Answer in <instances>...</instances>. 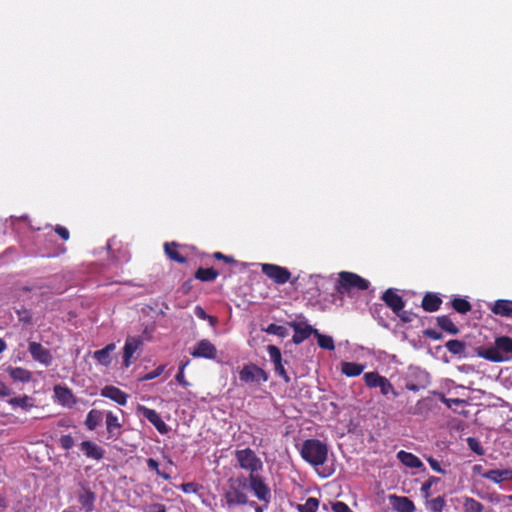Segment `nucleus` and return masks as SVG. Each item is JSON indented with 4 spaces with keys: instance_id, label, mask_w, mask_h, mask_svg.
I'll return each mask as SVG.
<instances>
[{
    "instance_id": "nucleus-46",
    "label": "nucleus",
    "mask_w": 512,
    "mask_h": 512,
    "mask_svg": "<svg viewBox=\"0 0 512 512\" xmlns=\"http://www.w3.org/2000/svg\"><path fill=\"white\" fill-rule=\"evenodd\" d=\"M467 444L472 451H474L478 455H483L484 450L477 439L469 437L467 438Z\"/></svg>"
},
{
    "instance_id": "nucleus-61",
    "label": "nucleus",
    "mask_w": 512,
    "mask_h": 512,
    "mask_svg": "<svg viewBox=\"0 0 512 512\" xmlns=\"http://www.w3.org/2000/svg\"><path fill=\"white\" fill-rule=\"evenodd\" d=\"M249 506L254 508L255 512H264V508L262 506H259L256 502L251 501L248 503Z\"/></svg>"
},
{
    "instance_id": "nucleus-17",
    "label": "nucleus",
    "mask_w": 512,
    "mask_h": 512,
    "mask_svg": "<svg viewBox=\"0 0 512 512\" xmlns=\"http://www.w3.org/2000/svg\"><path fill=\"white\" fill-rule=\"evenodd\" d=\"M105 425L107 430V439H118L121 435V423L118 417L111 411L105 415Z\"/></svg>"
},
{
    "instance_id": "nucleus-50",
    "label": "nucleus",
    "mask_w": 512,
    "mask_h": 512,
    "mask_svg": "<svg viewBox=\"0 0 512 512\" xmlns=\"http://www.w3.org/2000/svg\"><path fill=\"white\" fill-rule=\"evenodd\" d=\"M184 493H197L198 486L194 482L183 483L179 486Z\"/></svg>"
},
{
    "instance_id": "nucleus-49",
    "label": "nucleus",
    "mask_w": 512,
    "mask_h": 512,
    "mask_svg": "<svg viewBox=\"0 0 512 512\" xmlns=\"http://www.w3.org/2000/svg\"><path fill=\"white\" fill-rule=\"evenodd\" d=\"M479 496L482 498V499H486L488 500L489 502L491 503H494V504H498L500 503L502 500L506 499V496L504 495H500V494H497V493H491L487 496H484V495H481L479 494Z\"/></svg>"
},
{
    "instance_id": "nucleus-22",
    "label": "nucleus",
    "mask_w": 512,
    "mask_h": 512,
    "mask_svg": "<svg viewBox=\"0 0 512 512\" xmlns=\"http://www.w3.org/2000/svg\"><path fill=\"white\" fill-rule=\"evenodd\" d=\"M390 502L397 512H414L413 502L405 496L390 495Z\"/></svg>"
},
{
    "instance_id": "nucleus-43",
    "label": "nucleus",
    "mask_w": 512,
    "mask_h": 512,
    "mask_svg": "<svg viewBox=\"0 0 512 512\" xmlns=\"http://www.w3.org/2000/svg\"><path fill=\"white\" fill-rule=\"evenodd\" d=\"M267 351H268L270 360L273 364L282 361V355H281L280 349L278 347H276L275 345H268Z\"/></svg>"
},
{
    "instance_id": "nucleus-16",
    "label": "nucleus",
    "mask_w": 512,
    "mask_h": 512,
    "mask_svg": "<svg viewBox=\"0 0 512 512\" xmlns=\"http://www.w3.org/2000/svg\"><path fill=\"white\" fill-rule=\"evenodd\" d=\"M142 345L141 339L137 337H127L123 347V365L128 368L131 365V359L135 352Z\"/></svg>"
},
{
    "instance_id": "nucleus-36",
    "label": "nucleus",
    "mask_w": 512,
    "mask_h": 512,
    "mask_svg": "<svg viewBox=\"0 0 512 512\" xmlns=\"http://www.w3.org/2000/svg\"><path fill=\"white\" fill-rule=\"evenodd\" d=\"M146 464H147L148 469L150 471H154L159 477L163 478L164 480H170L171 479V475L167 471V467H164L163 470H160L159 469V463L155 459L148 458L146 460Z\"/></svg>"
},
{
    "instance_id": "nucleus-52",
    "label": "nucleus",
    "mask_w": 512,
    "mask_h": 512,
    "mask_svg": "<svg viewBox=\"0 0 512 512\" xmlns=\"http://www.w3.org/2000/svg\"><path fill=\"white\" fill-rule=\"evenodd\" d=\"M427 461L434 471L441 473V474L446 473V471L444 469H442L440 462L437 461L436 459L429 457V458H427Z\"/></svg>"
},
{
    "instance_id": "nucleus-55",
    "label": "nucleus",
    "mask_w": 512,
    "mask_h": 512,
    "mask_svg": "<svg viewBox=\"0 0 512 512\" xmlns=\"http://www.w3.org/2000/svg\"><path fill=\"white\" fill-rule=\"evenodd\" d=\"M194 313L199 319L206 320L209 318L210 320H213L212 317H209L206 314L205 310L201 306H196L194 309Z\"/></svg>"
},
{
    "instance_id": "nucleus-32",
    "label": "nucleus",
    "mask_w": 512,
    "mask_h": 512,
    "mask_svg": "<svg viewBox=\"0 0 512 512\" xmlns=\"http://www.w3.org/2000/svg\"><path fill=\"white\" fill-rule=\"evenodd\" d=\"M8 403L13 407H20L23 410H29L34 406L33 399L30 396L23 395L14 397L8 400Z\"/></svg>"
},
{
    "instance_id": "nucleus-57",
    "label": "nucleus",
    "mask_w": 512,
    "mask_h": 512,
    "mask_svg": "<svg viewBox=\"0 0 512 512\" xmlns=\"http://www.w3.org/2000/svg\"><path fill=\"white\" fill-rule=\"evenodd\" d=\"M176 381L183 387H187L189 386V382L186 381L185 379V376H184V372L182 371V369H179L177 375H176Z\"/></svg>"
},
{
    "instance_id": "nucleus-3",
    "label": "nucleus",
    "mask_w": 512,
    "mask_h": 512,
    "mask_svg": "<svg viewBox=\"0 0 512 512\" xmlns=\"http://www.w3.org/2000/svg\"><path fill=\"white\" fill-rule=\"evenodd\" d=\"M300 454L312 466H321L327 460L328 447L318 439H308L302 443Z\"/></svg>"
},
{
    "instance_id": "nucleus-34",
    "label": "nucleus",
    "mask_w": 512,
    "mask_h": 512,
    "mask_svg": "<svg viewBox=\"0 0 512 512\" xmlns=\"http://www.w3.org/2000/svg\"><path fill=\"white\" fill-rule=\"evenodd\" d=\"M445 347L447 348V350L454 354V355H458V356H464L465 355V350H466V345L464 342L460 341V340H449L446 342L445 344Z\"/></svg>"
},
{
    "instance_id": "nucleus-20",
    "label": "nucleus",
    "mask_w": 512,
    "mask_h": 512,
    "mask_svg": "<svg viewBox=\"0 0 512 512\" xmlns=\"http://www.w3.org/2000/svg\"><path fill=\"white\" fill-rule=\"evenodd\" d=\"M481 476L485 479H488L496 484H501L505 481L512 480V469H492L486 472H483Z\"/></svg>"
},
{
    "instance_id": "nucleus-60",
    "label": "nucleus",
    "mask_w": 512,
    "mask_h": 512,
    "mask_svg": "<svg viewBox=\"0 0 512 512\" xmlns=\"http://www.w3.org/2000/svg\"><path fill=\"white\" fill-rule=\"evenodd\" d=\"M442 401L448 406V407H451L452 404H459L461 403V400L460 399H447V398H443Z\"/></svg>"
},
{
    "instance_id": "nucleus-7",
    "label": "nucleus",
    "mask_w": 512,
    "mask_h": 512,
    "mask_svg": "<svg viewBox=\"0 0 512 512\" xmlns=\"http://www.w3.org/2000/svg\"><path fill=\"white\" fill-rule=\"evenodd\" d=\"M430 383L429 374L418 367H410L407 375L405 387L410 390L417 392L421 389L426 388Z\"/></svg>"
},
{
    "instance_id": "nucleus-8",
    "label": "nucleus",
    "mask_w": 512,
    "mask_h": 512,
    "mask_svg": "<svg viewBox=\"0 0 512 512\" xmlns=\"http://www.w3.org/2000/svg\"><path fill=\"white\" fill-rule=\"evenodd\" d=\"M247 488L254 493V495L265 503H269L271 499V492L269 487L265 484L263 478L258 474H250L247 478Z\"/></svg>"
},
{
    "instance_id": "nucleus-42",
    "label": "nucleus",
    "mask_w": 512,
    "mask_h": 512,
    "mask_svg": "<svg viewBox=\"0 0 512 512\" xmlns=\"http://www.w3.org/2000/svg\"><path fill=\"white\" fill-rule=\"evenodd\" d=\"M440 481V478L438 477H435V476H431L428 478V480L423 483L422 487H421V494L425 497V498H429L430 495H431V488L433 487L434 484L438 483Z\"/></svg>"
},
{
    "instance_id": "nucleus-6",
    "label": "nucleus",
    "mask_w": 512,
    "mask_h": 512,
    "mask_svg": "<svg viewBox=\"0 0 512 512\" xmlns=\"http://www.w3.org/2000/svg\"><path fill=\"white\" fill-rule=\"evenodd\" d=\"M364 382L369 388H379L382 395L387 396L393 394L398 396L391 382L384 376H381L378 372H367L363 376Z\"/></svg>"
},
{
    "instance_id": "nucleus-2",
    "label": "nucleus",
    "mask_w": 512,
    "mask_h": 512,
    "mask_svg": "<svg viewBox=\"0 0 512 512\" xmlns=\"http://www.w3.org/2000/svg\"><path fill=\"white\" fill-rule=\"evenodd\" d=\"M247 478L240 476L237 478H230L228 485L224 489V501L226 505L231 508L235 506L247 505L249 503L246 494Z\"/></svg>"
},
{
    "instance_id": "nucleus-23",
    "label": "nucleus",
    "mask_w": 512,
    "mask_h": 512,
    "mask_svg": "<svg viewBox=\"0 0 512 512\" xmlns=\"http://www.w3.org/2000/svg\"><path fill=\"white\" fill-rule=\"evenodd\" d=\"M397 459L406 467L424 469V464L416 455L401 450L397 453Z\"/></svg>"
},
{
    "instance_id": "nucleus-4",
    "label": "nucleus",
    "mask_w": 512,
    "mask_h": 512,
    "mask_svg": "<svg viewBox=\"0 0 512 512\" xmlns=\"http://www.w3.org/2000/svg\"><path fill=\"white\" fill-rule=\"evenodd\" d=\"M369 281L351 272L339 274L337 290L342 295L351 296L354 290H366L369 288Z\"/></svg>"
},
{
    "instance_id": "nucleus-58",
    "label": "nucleus",
    "mask_w": 512,
    "mask_h": 512,
    "mask_svg": "<svg viewBox=\"0 0 512 512\" xmlns=\"http://www.w3.org/2000/svg\"><path fill=\"white\" fill-rule=\"evenodd\" d=\"M12 394V391L9 387L5 385L4 382L0 380V397H6L10 396Z\"/></svg>"
},
{
    "instance_id": "nucleus-51",
    "label": "nucleus",
    "mask_w": 512,
    "mask_h": 512,
    "mask_svg": "<svg viewBox=\"0 0 512 512\" xmlns=\"http://www.w3.org/2000/svg\"><path fill=\"white\" fill-rule=\"evenodd\" d=\"M332 510L334 512H353L346 503L341 502V501H337V502L333 503Z\"/></svg>"
},
{
    "instance_id": "nucleus-54",
    "label": "nucleus",
    "mask_w": 512,
    "mask_h": 512,
    "mask_svg": "<svg viewBox=\"0 0 512 512\" xmlns=\"http://www.w3.org/2000/svg\"><path fill=\"white\" fill-rule=\"evenodd\" d=\"M403 322H411L413 320L414 314L408 311H404L403 309L396 314Z\"/></svg>"
},
{
    "instance_id": "nucleus-10",
    "label": "nucleus",
    "mask_w": 512,
    "mask_h": 512,
    "mask_svg": "<svg viewBox=\"0 0 512 512\" xmlns=\"http://www.w3.org/2000/svg\"><path fill=\"white\" fill-rule=\"evenodd\" d=\"M77 500L83 511L92 512L95 509L96 494L84 482L78 484Z\"/></svg>"
},
{
    "instance_id": "nucleus-41",
    "label": "nucleus",
    "mask_w": 512,
    "mask_h": 512,
    "mask_svg": "<svg viewBox=\"0 0 512 512\" xmlns=\"http://www.w3.org/2000/svg\"><path fill=\"white\" fill-rule=\"evenodd\" d=\"M452 306L457 312H459L461 314H465L471 310L470 303L467 300L462 299V298L453 299Z\"/></svg>"
},
{
    "instance_id": "nucleus-29",
    "label": "nucleus",
    "mask_w": 512,
    "mask_h": 512,
    "mask_svg": "<svg viewBox=\"0 0 512 512\" xmlns=\"http://www.w3.org/2000/svg\"><path fill=\"white\" fill-rule=\"evenodd\" d=\"M442 303V300L433 293H427L422 300V307L425 311H437Z\"/></svg>"
},
{
    "instance_id": "nucleus-59",
    "label": "nucleus",
    "mask_w": 512,
    "mask_h": 512,
    "mask_svg": "<svg viewBox=\"0 0 512 512\" xmlns=\"http://www.w3.org/2000/svg\"><path fill=\"white\" fill-rule=\"evenodd\" d=\"M214 257H215L216 259H223V260H225V261H226V262H228V263H230V262H233V261H234L231 257L226 256V255L222 254L221 252H216V253L214 254Z\"/></svg>"
},
{
    "instance_id": "nucleus-1",
    "label": "nucleus",
    "mask_w": 512,
    "mask_h": 512,
    "mask_svg": "<svg viewBox=\"0 0 512 512\" xmlns=\"http://www.w3.org/2000/svg\"><path fill=\"white\" fill-rule=\"evenodd\" d=\"M512 354V339L508 336H501L495 339L494 346L479 348L477 355L491 362H504L510 359Z\"/></svg>"
},
{
    "instance_id": "nucleus-47",
    "label": "nucleus",
    "mask_w": 512,
    "mask_h": 512,
    "mask_svg": "<svg viewBox=\"0 0 512 512\" xmlns=\"http://www.w3.org/2000/svg\"><path fill=\"white\" fill-rule=\"evenodd\" d=\"M274 370H275L276 374L278 376H280L285 381V383L290 382V377L288 376V374L283 366L282 361L274 364Z\"/></svg>"
},
{
    "instance_id": "nucleus-24",
    "label": "nucleus",
    "mask_w": 512,
    "mask_h": 512,
    "mask_svg": "<svg viewBox=\"0 0 512 512\" xmlns=\"http://www.w3.org/2000/svg\"><path fill=\"white\" fill-rule=\"evenodd\" d=\"M294 331L292 340L295 344H300L310 335L314 334V331H317V329L305 323H297L294 325Z\"/></svg>"
},
{
    "instance_id": "nucleus-45",
    "label": "nucleus",
    "mask_w": 512,
    "mask_h": 512,
    "mask_svg": "<svg viewBox=\"0 0 512 512\" xmlns=\"http://www.w3.org/2000/svg\"><path fill=\"white\" fill-rule=\"evenodd\" d=\"M165 370V365H160L158 366L156 369H154L153 371L145 374L144 376L140 377V381H149V380H153L157 377H159Z\"/></svg>"
},
{
    "instance_id": "nucleus-48",
    "label": "nucleus",
    "mask_w": 512,
    "mask_h": 512,
    "mask_svg": "<svg viewBox=\"0 0 512 512\" xmlns=\"http://www.w3.org/2000/svg\"><path fill=\"white\" fill-rule=\"evenodd\" d=\"M59 444L64 450H69L74 446V439L71 435H62Z\"/></svg>"
},
{
    "instance_id": "nucleus-40",
    "label": "nucleus",
    "mask_w": 512,
    "mask_h": 512,
    "mask_svg": "<svg viewBox=\"0 0 512 512\" xmlns=\"http://www.w3.org/2000/svg\"><path fill=\"white\" fill-rule=\"evenodd\" d=\"M445 506V499L441 496L428 500L426 503L427 509L432 512H442Z\"/></svg>"
},
{
    "instance_id": "nucleus-44",
    "label": "nucleus",
    "mask_w": 512,
    "mask_h": 512,
    "mask_svg": "<svg viewBox=\"0 0 512 512\" xmlns=\"http://www.w3.org/2000/svg\"><path fill=\"white\" fill-rule=\"evenodd\" d=\"M266 332L269 334L285 337L287 334V329L284 326L271 323L266 328Z\"/></svg>"
},
{
    "instance_id": "nucleus-25",
    "label": "nucleus",
    "mask_w": 512,
    "mask_h": 512,
    "mask_svg": "<svg viewBox=\"0 0 512 512\" xmlns=\"http://www.w3.org/2000/svg\"><path fill=\"white\" fill-rule=\"evenodd\" d=\"M116 349V345L114 343H110L106 345L104 348L97 350L93 353V358L96 359L101 365L109 366L111 364L112 358L111 353Z\"/></svg>"
},
{
    "instance_id": "nucleus-26",
    "label": "nucleus",
    "mask_w": 512,
    "mask_h": 512,
    "mask_svg": "<svg viewBox=\"0 0 512 512\" xmlns=\"http://www.w3.org/2000/svg\"><path fill=\"white\" fill-rule=\"evenodd\" d=\"M491 311L500 316H512V300L500 299L493 303Z\"/></svg>"
},
{
    "instance_id": "nucleus-21",
    "label": "nucleus",
    "mask_w": 512,
    "mask_h": 512,
    "mask_svg": "<svg viewBox=\"0 0 512 512\" xmlns=\"http://www.w3.org/2000/svg\"><path fill=\"white\" fill-rule=\"evenodd\" d=\"M382 299L393 310L395 314H399V312L404 307V302L402 298L392 289L386 290L382 295Z\"/></svg>"
},
{
    "instance_id": "nucleus-15",
    "label": "nucleus",
    "mask_w": 512,
    "mask_h": 512,
    "mask_svg": "<svg viewBox=\"0 0 512 512\" xmlns=\"http://www.w3.org/2000/svg\"><path fill=\"white\" fill-rule=\"evenodd\" d=\"M28 350L32 356V358L45 366H49L53 357L50 351L37 342H30L28 346Z\"/></svg>"
},
{
    "instance_id": "nucleus-13",
    "label": "nucleus",
    "mask_w": 512,
    "mask_h": 512,
    "mask_svg": "<svg viewBox=\"0 0 512 512\" xmlns=\"http://www.w3.org/2000/svg\"><path fill=\"white\" fill-rule=\"evenodd\" d=\"M137 412L146 418L159 433L165 434L168 432L167 424L162 420L161 416L154 409H150L143 405H138Z\"/></svg>"
},
{
    "instance_id": "nucleus-28",
    "label": "nucleus",
    "mask_w": 512,
    "mask_h": 512,
    "mask_svg": "<svg viewBox=\"0 0 512 512\" xmlns=\"http://www.w3.org/2000/svg\"><path fill=\"white\" fill-rule=\"evenodd\" d=\"M365 369V365L355 362H342L341 372L347 377L359 376Z\"/></svg>"
},
{
    "instance_id": "nucleus-9",
    "label": "nucleus",
    "mask_w": 512,
    "mask_h": 512,
    "mask_svg": "<svg viewBox=\"0 0 512 512\" xmlns=\"http://www.w3.org/2000/svg\"><path fill=\"white\" fill-rule=\"evenodd\" d=\"M239 379L243 383H261L268 380L267 373L255 364L245 365L239 372Z\"/></svg>"
},
{
    "instance_id": "nucleus-11",
    "label": "nucleus",
    "mask_w": 512,
    "mask_h": 512,
    "mask_svg": "<svg viewBox=\"0 0 512 512\" xmlns=\"http://www.w3.org/2000/svg\"><path fill=\"white\" fill-rule=\"evenodd\" d=\"M262 272L276 284H285L289 281L291 273L287 268L275 264H262Z\"/></svg>"
},
{
    "instance_id": "nucleus-30",
    "label": "nucleus",
    "mask_w": 512,
    "mask_h": 512,
    "mask_svg": "<svg viewBox=\"0 0 512 512\" xmlns=\"http://www.w3.org/2000/svg\"><path fill=\"white\" fill-rule=\"evenodd\" d=\"M103 420V413L100 410L92 409L88 412L85 419V426L88 430L93 431Z\"/></svg>"
},
{
    "instance_id": "nucleus-14",
    "label": "nucleus",
    "mask_w": 512,
    "mask_h": 512,
    "mask_svg": "<svg viewBox=\"0 0 512 512\" xmlns=\"http://www.w3.org/2000/svg\"><path fill=\"white\" fill-rule=\"evenodd\" d=\"M53 392L55 401L63 407L72 408L77 403L72 390L66 386L55 385Z\"/></svg>"
},
{
    "instance_id": "nucleus-27",
    "label": "nucleus",
    "mask_w": 512,
    "mask_h": 512,
    "mask_svg": "<svg viewBox=\"0 0 512 512\" xmlns=\"http://www.w3.org/2000/svg\"><path fill=\"white\" fill-rule=\"evenodd\" d=\"M7 372L15 382L27 383L31 380V372L27 369L21 367H9Z\"/></svg>"
},
{
    "instance_id": "nucleus-19",
    "label": "nucleus",
    "mask_w": 512,
    "mask_h": 512,
    "mask_svg": "<svg viewBox=\"0 0 512 512\" xmlns=\"http://www.w3.org/2000/svg\"><path fill=\"white\" fill-rule=\"evenodd\" d=\"M80 449L86 457L97 461L101 460L105 454V451L101 446L90 440L83 441L80 444Z\"/></svg>"
},
{
    "instance_id": "nucleus-31",
    "label": "nucleus",
    "mask_w": 512,
    "mask_h": 512,
    "mask_svg": "<svg viewBox=\"0 0 512 512\" xmlns=\"http://www.w3.org/2000/svg\"><path fill=\"white\" fill-rule=\"evenodd\" d=\"M178 244L175 242H166L164 244V250L169 259L178 262L185 263L186 258L177 251Z\"/></svg>"
},
{
    "instance_id": "nucleus-53",
    "label": "nucleus",
    "mask_w": 512,
    "mask_h": 512,
    "mask_svg": "<svg viewBox=\"0 0 512 512\" xmlns=\"http://www.w3.org/2000/svg\"><path fill=\"white\" fill-rule=\"evenodd\" d=\"M146 512H167L166 507L160 503H153L145 508Z\"/></svg>"
},
{
    "instance_id": "nucleus-56",
    "label": "nucleus",
    "mask_w": 512,
    "mask_h": 512,
    "mask_svg": "<svg viewBox=\"0 0 512 512\" xmlns=\"http://www.w3.org/2000/svg\"><path fill=\"white\" fill-rule=\"evenodd\" d=\"M55 232L63 239L68 240L69 239V231L60 225H57L55 228Z\"/></svg>"
},
{
    "instance_id": "nucleus-38",
    "label": "nucleus",
    "mask_w": 512,
    "mask_h": 512,
    "mask_svg": "<svg viewBox=\"0 0 512 512\" xmlns=\"http://www.w3.org/2000/svg\"><path fill=\"white\" fill-rule=\"evenodd\" d=\"M218 276V272L213 268H199L195 277L201 281H213Z\"/></svg>"
},
{
    "instance_id": "nucleus-35",
    "label": "nucleus",
    "mask_w": 512,
    "mask_h": 512,
    "mask_svg": "<svg viewBox=\"0 0 512 512\" xmlns=\"http://www.w3.org/2000/svg\"><path fill=\"white\" fill-rule=\"evenodd\" d=\"M319 347L332 351L335 349L334 340L331 336L321 334L318 330L314 331Z\"/></svg>"
},
{
    "instance_id": "nucleus-18",
    "label": "nucleus",
    "mask_w": 512,
    "mask_h": 512,
    "mask_svg": "<svg viewBox=\"0 0 512 512\" xmlns=\"http://www.w3.org/2000/svg\"><path fill=\"white\" fill-rule=\"evenodd\" d=\"M100 395L102 397L111 399L121 406L126 405L128 399V394L112 385H108L102 388Z\"/></svg>"
},
{
    "instance_id": "nucleus-12",
    "label": "nucleus",
    "mask_w": 512,
    "mask_h": 512,
    "mask_svg": "<svg viewBox=\"0 0 512 512\" xmlns=\"http://www.w3.org/2000/svg\"><path fill=\"white\" fill-rule=\"evenodd\" d=\"M190 354L194 358L214 360L217 356V348L208 339H202L196 343Z\"/></svg>"
},
{
    "instance_id": "nucleus-37",
    "label": "nucleus",
    "mask_w": 512,
    "mask_h": 512,
    "mask_svg": "<svg viewBox=\"0 0 512 512\" xmlns=\"http://www.w3.org/2000/svg\"><path fill=\"white\" fill-rule=\"evenodd\" d=\"M437 323L441 329L447 331L450 334L455 335L459 331L458 328L456 327V325L453 323V321L448 316L438 317Z\"/></svg>"
},
{
    "instance_id": "nucleus-39",
    "label": "nucleus",
    "mask_w": 512,
    "mask_h": 512,
    "mask_svg": "<svg viewBox=\"0 0 512 512\" xmlns=\"http://www.w3.org/2000/svg\"><path fill=\"white\" fill-rule=\"evenodd\" d=\"M319 507L318 499L310 497L304 504L298 505L299 512H316Z\"/></svg>"
},
{
    "instance_id": "nucleus-5",
    "label": "nucleus",
    "mask_w": 512,
    "mask_h": 512,
    "mask_svg": "<svg viewBox=\"0 0 512 512\" xmlns=\"http://www.w3.org/2000/svg\"><path fill=\"white\" fill-rule=\"evenodd\" d=\"M235 458L239 466L242 469L249 471L250 474H256L263 468L261 459L250 448L237 450L235 452Z\"/></svg>"
},
{
    "instance_id": "nucleus-33",
    "label": "nucleus",
    "mask_w": 512,
    "mask_h": 512,
    "mask_svg": "<svg viewBox=\"0 0 512 512\" xmlns=\"http://www.w3.org/2000/svg\"><path fill=\"white\" fill-rule=\"evenodd\" d=\"M463 509L465 512H483L484 506L482 503L472 497L465 496L462 500Z\"/></svg>"
},
{
    "instance_id": "nucleus-63",
    "label": "nucleus",
    "mask_w": 512,
    "mask_h": 512,
    "mask_svg": "<svg viewBox=\"0 0 512 512\" xmlns=\"http://www.w3.org/2000/svg\"><path fill=\"white\" fill-rule=\"evenodd\" d=\"M473 472L482 474V466L481 465H474L473 466Z\"/></svg>"
},
{
    "instance_id": "nucleus-62",
    "label": "nucleus",
    "mask_w": 512,
    "mask_h": 512,
    "mask_svg": "<svg viewBox=\"0 0 512 512\" xmlns=\"http://www.w3.org/2000/svg\"><path fill=\"white\" fill-rule=\"evenodd\" d=\"M7 506H8V503H7L6 499L4 497L0 496V508L5 509V508H7Z\"/></svg>"
},
{
    "instance_id": "nucleus-64",
    "label": "nucleus",
    "mask_w": 512,
    "mask_h": 512,
    "mask_svg": "<svg viewBox=\"0 0 512 512\" xmlns=\"http://www.w3.org/2000/svg\"><path fill=\"white\" fill-rule=\"evenodd\" d=\"M188 364H189V360H187L186 362H181L179 369H182V371L184 372V370L188 366Z\"/></svg>"
}]
</instances>
